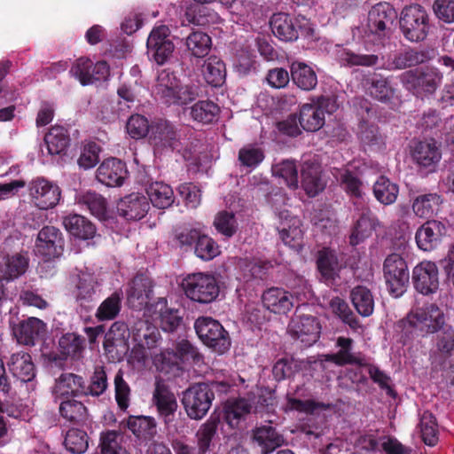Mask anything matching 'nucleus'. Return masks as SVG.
<instances>
[{
  "mask_svg": "<svg viewBox=\"0 0 454 454\" xmlns=\"http://www.w3.org/2000/svg\"><path fill=\"white\" fill-rule=\"evenodd\" d=\"M445 325L443 311L435 303H427L411 309L396 323L395 329L400 333L403 343H406L415 337L435 333Z\"/></svg>",
  "mask_w": 454,
  "mask_h": 454,
  "instance_id": "obj_1",
  "label": "nucleus"
},
{
  "mask_svg": "<svg viewBox=\"0 0 454 454\" xmlns=\"http://www.w3.org/2000/svg\"><path fill=\"white\" fill-rule=\"evenodd\" d=\"M153 91L168 106H184L200 96L198 85L182 84L174 73L166 69L159 73Z\"/></svg>",
  "mask_w": 454,
  "mask_h": 454,
  "instance_id": "obj_2",
  "label": "nucleus"
},
{
  "mask_svg": "<svg viewBox=\"0 0 454 454\" xmlns=\"http://www.w3.org/2000/svg\"><path fill=\"white\" fill-rule=\"evenodd\" d=\"M403 36L411 43L424 42L434 28L430 13L419 4H411L403 8L399 17Z\"/></svg>",
  "mask_w": 454,
  "mask_h": 454,
  "instance_id": "obj_3",
  "label": "nucleus"
},
{
  "mask_svg": "<svg viewBox=\"0 0 454 454\" xmlns=\"http://www.w3.org/2000/svg\"><path fill=\"white\" fill-rule=\"evenodd\" d=\"M215 399L213 383L199 382L183 392L182 403L187 416L194 420L203 419Z\"/></svg>",
  "mask_w": 454,
  "mask_h": 454,
  "instance_id": "obj_4",
  "label": "nucleus"
},
{
  "mask_svg": "<svg viewBox=\"0 0 454 454\" xmlns=\"http://www.w3.org/2000/svg\"><path fill=\"white\" fill-rule=\"evenodd\" d=\"M182 286L187 298L200 304L213 302L220 293L217 279L208 273L189 274L184 278Z\"/></svg>",
  "mask_w": 454,
  "mask_h": 454,
  "instance_id": "obj_5",
  "label": "nucleus"
},
{
  "mask_svg": "<svg viewBox=\"0 0 454 454\" xmlns=\"http://www.w3.org/2000/svg\"><path fill=\"white\" fill-rule=\"evenodd\" d=\"M195 332L207 347L218 354H223L231 348L229 333L222 324L211 317H200L194 323Z\"/></svg>",
  "mask_w": 454,
  "mask_h": 454,
  "instance_id": "obj_6",
  "label": "nucleus"
},
{
  "mask_svg": "<svg viewBox=\"0 0 454 454\" xmlns=\"http://www.w3.org/2000/svg\"><path fill=\"white\" fill-rule=\"evenodd\" d=\"M383 276L389 294L400 297L406 291L410 280L405 259L396 253L388 254L383 262Z\"/></svg>",
  "mask_w": 454,
  "mask_h": 454,
  "instance_id": "obj_7",
  "label": "nucleus"
},
{
  "mask_svg": "<svg viewBox=\"0 0 454 454\" xmlns=\"http://www.w3.org/2000/svg\"><path fill=\"white\" fill-rule=\"evenodd\" d=\"M315 264L319 281L328 286L340 279V272L346 268L342 254L331 247H323L316 252Z\"/></svg>",
  "mask_w": 454,
  "mask_h": 454,
  "instance_id": "obj_8",
  "label": "nucleus"
},
{
  "mask_svg": "<svg viewBox=\"0 0 454 454\" xmlns=\"http://www.w3.org/2000/svg\"><path fill=\"white\" fill-rule=\"evenodd\" d=\"M403 86L414 92L433 93L442 78V74L434 67H422L403 73L400 76Z\"/></svg>",
  "mask_w": 454,
  "mask_h": 454,
  "instance_id": "obj_9",
  "label": "nucleus"
},
{
  "mask_svg": "<svg viewBox=\"0 0 454 454\" xmlns=\"http://www.w3.org/2000/svg\"><path fill=\"white\" fill-rule=\"evenodd\" d=\"M288 333L301 347L312 346L320 337L321 326L317 318L311 315H296L288 325Z\"/></svg>",
  "mask_w": 454,
  "mask_h": 454,
  "instance_id": "obj_10",
  "label": "nucleus"
},
{
  "mask_svg": "<svg viewBox=\"0 0 454 454\" xmlns=\"http://www.w3.org/2000/svg\"><path fill=\"white\" fill-rule=\"evenodd\" d=\"M169 33L167 26L160 25L155 27L147 38V53L158 65L165 64L175 50V45L168 37Z\"/></svg>",
  "mask_w": 454,
  "mask_h": 454,
  "instance_id": "obj_11",
  "label": "nucleus"
},
{
  "mask_svg": "<svg viewBox=\"0 0 454 454\" xmlns=\"http://www.w3.org/2000/svg\"><path fill=\"white\" fill-rule=\"evenodd\" d=\"M131 333L128 325L122 321L114 322L105 333L103 348L107 356L113 361H120L127 352V340Z\"/></svg>",
  "mask_w": 454,
  "mask_h": 454,
  "instance_id": "obj_12",
  "label": "nucleus"
},
{
  "mask_svg": "<svg viewBox=\"0 0 454 454\" xmlns=\"http://www.w3.org/2000/svg\"><path fill=\"white\" fill-rule=\"evenodd\" d=\"M64 239L59 229L44 226L37 235L35 253L44 261L59 257L64 251Z\"/></svg>",
  "mask_w": 454,
  "mask_h": 454,
  "instance_id": "obj_13",
  "label": "nucleus"
},
{
  "mask_svg": "<svg viewBox=\"0 0 454 454\" xmlns=\"http://www.w3.org/2000/svg\"><path fill=\"white\" fill-rule=\"evenodd\" d=\"M28 190L35 206L43 210L56 207L61 197L60 188L43 177L33 179Z\"/></svg>",
  "mask_w": 454,
  "mask_h": 454,
  "instance_id": "obj_14",
  "label": "nucleus"
},
{
  "mask_svg": "<svg viewBox=\"0 0 454 454\" xmlns=\"http://www.w3.org/2000/svg\"><path fill=\"white\" fill-rule=\"evenodd\" d=\"M438 268L433 262L424 261L413 268L412 282L417 292L429 295L439 287Z\"/></svg>",
  "mask_w": 454,
  "mask_h": 454,
  "instance_id": "obj_15",
  "label": "nucleus"
},
{
  "mask_svg": "<svg viewBox=\"0 0 454 454\" xmlns=\"http://www.w3.org/2000/svg\"><path fill=\"white\" fill-rule=\"evenodd\" d=\"M354 340L349 337L339 336L336 339L335 347L339 348L336 353L324 355V360L333 363L337 366L348 364L365 367L368 365L366 357L362 353L352 352Z\"/></svg>",
  "mask_w": 454,
  "mask_h": 454,
  "instance_id": "obj_16",
  "label": "nucleus"
},
{
  "mask_svg": "<svg viewBox=\"0 0 454 454\" xmlns=\"http://www.w3.org/2000/svg\"><path fill=\"white\" fill-rule=\"evenodd\" d=\"M447 234L446 225L436 220H429L416 231L415 240L420 250L430 252L436 249Z\"/></svg>",
  "mask_w": 454,
  "mask_h": 454,
  "instance_id": "obj_17",
  "label": "nucleus"
},
{
  "mask_svg": "<svg viewBox=\"0 0 454 454\" xmlns=\"http://www.w3.org/2000/svg\"><path fill=\"white\" fill-rule=\"evenodd\" d=\"M153 403L164 425L168 427L172 424L178 407L174 393L166 385L157 382L153 394Z\"/></svg>",
  "mask_w": 454,
  "mask_h": 454,
  "instance_id": "obj_18",
  "label": "nucleus"
},
{
  "mask_svg": "<svg viewBox=\"0 0 454 454\" xmlns=\"http://www.w3.org/2000/svg\"><path fill=\"white\" fill-rule=\"evenodd\" d=\"M263 308L278 315H286L294 307V296L282 287H270L262 294Z\"/></svg>",
  "mask_w": 454,
  "mask_h": 454,
  "instance_id": "obj_19",
  "label": "nucleus"
},
{
  "mask_svg": "<svg viewBox=\"0 0 454 454\" xmlns=\"http://www.w3.org/2000/svg\"><path fill=\"white\" fill-rule=\"evenodd\" d=\"M12 329L19 343L32 347L44 336L47 325L43 320L32 317L20 321Z\"/></svg>",
  "mask_w": 454,
  "mask_h": 454,
  "instance_id": "obj_20",
  "label": "nucleus"
},
{
  "mask_svg": "<svg viewBox=\"0 0 454 454\" xmlns=\"http://www.w3.org/2000/svg\"><path fill=\"white\" fill-rule=\"evenodd\" d=\"M129 174L126 163L117 158H108L99 165L96 177L110 187L121 186Z\"/></svg>",
  "mask_w": 454,
  "mask_h": 454,
  "instance_id": "obj_21",
  "label": "nucleus"
},
{
  "mask_svg": "<svg viewBox=\"0 0 454 454\" xmlns=\"http://www.w3.org/2000/svg\"><path fill=\"white\" fill-rule=\"evenodd\" d=\"M54 394L59 399L86 396L85 380L74 373L63 372L56 380Z\"/></svg>",
  "mask_w": 454,
  "mask_h": 454,
  "instance_id": "obj_22",
  "label": "nucleus"
},
{
  "mask_svg": "<svg viewBox=\"0 0 454 454\" xmlns=\"http://www.w3.org/2000/svg\"><path fill=\"white\" fill-rule=\"evenodd\" d=\"M414 162L428 172L434 170L442 158V153L434 139L419 141L411 151Z\"/></svg>",
  "mask_w": 454,
  "mask_h": 454,
  "instance_id": "obj_23",
  "label": "nucleus"
},
{
  "mask_svg": "<svg viewBox=\"0 0 454 454\" xmlns=\"http://www.w3.org/2000/svg\"><path fill=\"white\" fill-rule=\"evenodd\" d=\"M150 204L147 197L140 193H130L122 198L117 204L119 215L127 220L137 221L148 212Z\"/></svg>",
  "mask_w": 454,
  "mask_h": 454,
  "instance_id": "obj_24",
  "label": "nucleus"
},
{
  "mask_svg": "<svg viewBox=\"0 0 454 454\" xmlns=\"http://www.w3.org/2000/svg\"><path fill=\"white\" fill-rule=\"evenodd\" d=\"M380 225L378 217L368 207H363L358 219L354 223L349 235V244L356 247L369 238Z\"/></svg>",
  "mask_w": 454,
  "mask_h": 454,
  "instance_id": "obj_25",
  "label": "nucleus"
},
{
  "mask_svg": "<svg viewBox=\"0 0 454 454\" xmlns=\"http://www.w3.org/2000/svg\"><path fill=\"white\" fill-rule=\"evenodd\" d=\"M435 51L434 49H408L403 52L395 55L393 60L389 62L386 69L401 70L415 67L434 59Z\"/></svg>",
  "mask_w": 454,
  "mask_h": 454,
  "instance_id": "obj_26",
  "label": "nucleus"
},
{
  "mask_svg": "<svg viewBox=\"0 0 454 454\" xmlns=\"http://www.w3.org/2000/svg\"><path fill=\"white\" fill-rule=\"evenodd\" d=\"M301 175L302 188L309 197L317 196L325 189V183L322 179V168L318 162L304 161Z\"/></svg>",
  "mask_w": 454,
  "mask_h": 454,
  "instance_id": "obj_27",
  "label": "nucleus"
},
{
  "mask_svg": "<svg viewBox=\"0 0 454 454\" xmlns=\"http://www.w3.org/2000/svg\"><path fill=\"white\" fill-rule=\"evenodd\" d=\"M253 441L262 454H270L285 443L284 435L271 426H261L253 430Z\"/></svg>",
  "mask_w": 454,
  "mask_h": 454,
  "instance_id": "obj_28",
  "label": "nucleus"
},
{
  "mask_svg": "<svg viewBox=\"0 0 454 454\" xmlns=\"http://www.w3.org/2000/svg\"><path fill=\"white\" fill-rule=\"evenodd\" d=\"M131 335L136 346L140 348H153L160 339L158 328L147 320L137 321L131 328Z\"/></svg>",
  "mask_w": 454,
  "mask_h": 454,
  "instance_id": "obj_29",
  "label": "nucleus"
},
{
  "mask_svg": "<svg viewBox=\"0 0 454 454\" xmlns=\"http://www.w3.org/2000/svg\"><path fill=\"white\" fill-rule=\"evenodd\" d=\"M152 143L156 147L176 149L179 139L173 124L168 121L160 120L152 126Z\"/></svg>",
  "mask_w": 454,
  "mask_h": 454,
  "instance_id": "obj_30",
  "label": "nucleus"
},
{
  "mask_svg": "<svg viewBox=\"0 0 454 454\" xmlns=\"http://www.w3.org/2000/svg\"><path fill=\"white\" fill-rule=\"evenodd\" d=\"M8 366L12 376L21 382H29L35 377V366L27 352L20 351L12 354Z\"/></svg>",
  "mask_w": 454,
  "mask_h": 454,
  "instance_id": "obj_31",
  "label": "nucleus"
},
{
  "mask_svg": "<svg viewBox=\"0 0 454 454\" xmlns=\"http://www.w3.org/2000/svg\"><path fill=\"white\" fill-rule=\"evenodd\" d=\"M366 92L374 99L382 103L389 102L395 94L394 88L387 77L372 73L364 79Z\"/></svg>",
  "mask_w": 454,
  "mask_h": 454,
  "instance_id": "obj_32",
  "label": "nucleus"
},
{
  "mask_svg": "<svg viewBox=\"0 0 454 454\" xmlns=\"http://www.w3.org/2000/svg\"><path fill=\"white\" fill-rule=\"evenodd\" d=\"M291 80L294 85L304 91H310L317 85L315 70L305 62L295 60L290 65Z\"/></svg>",
  "mask_w": 454,
  "mask_h": 454,
  "instance_id": "obj_33",
  "label": "nucleus"
},
{
  "mask_svg": "<svg viewBox=\"0 0 454 454\" xmlns=\"http://www.w3.org/2000/svg\"><path fill=\"white\" fill-rule=\"evenodd\" d=\"M127 427L140 441H152L157 434V423L151 416L130 415L127 419Z\"/></svg>",
  "mask_w": 454,
  "mask_h": 454,
  "instance_id": "obj_34",
  "label": "nucleus"
},
{
  "mask_svg": "<svg viewBox=\"0 0 454 454\" xmlns=\"http://www.w3.org/2000/svg\"><path fill=\"white\" fill-rule=\"evenodd\" d=\"M220 422V416L212 414L200 426L195 434L198 454H207L210 450V448L213 445V440L217 435Z\"/></svg>",
  "mask_w": 454,
  "mask_h": 454,
  "instance_id": "obj_35",
  "label": "nucleus"
},
{
  "mask_svg": "<svg viewBox=\"0 0 454 454\" xmlns=\"http://www.w3.org/2000/svg\"><path fill=\"white\" fill-rule=\"evenodd\" d=\"M270 28L275 36L285 42L295 41L299 35L293 18L285 12L272 15L270 21Z\"/></svg>",
  "mask_w": 454,
  "mask_h": 454,
  "instance_id": "obj_36",
  "label": "nucleus"
},
{
  "mask_svg": "<svg viewBox=\"0 0 454 454\" xmlns=\"http://www.w3.org/2000/svg\"><path fill=\"white\" fill-rule=\"evenodd\" d=\"M153 294V284L151 279L144 274L136 275L127 291L129 302H137L138 306L148 303Z\"/></svg>",
  "mask_w": 454,
  "mask_h": 454,
  "instance_id": "obj_37",
  "label": "nucleus"
},
{
  "mask_svg": "<svg viewBox=\"0 0 454 454\" xmlns=\"http://www.w3.org/2000/svg\"><path fill=\"white\" fill-rule=\"evenodd\" d=\"M65 229L74 237L87 240L94 238L95 225L86 217L80 215H69L63 219Z\"/></svg>",
  "mask_w": 454,
  "mask_h": 454,
  "instance_id": "obj_38",
  "label": "nucleus"
},
{
  "mask_svg": "<svg viewBox=\"0 0 454 454\" xmlns=\"http://www.w3.org/2000/svg\"><path fill=\"white\" fill-rule=\"evenodd\" d=\"M299 123L308 132H315L325 124V110L316 104H304L299 114Z\"/></svg>",
  "mask_w": 454,
  "mask_h": 454,
  "instance_id": "obj_39",
  "label": "nucleus"
},
{
  "mask_svg": "<svg viewBox=\"0 0 454 454\" xmlns=\"http://www.w3.org/2000/svg\"><path fill=\"white\" fill-rule=\"evenodd\" d=\"M251 404L245 398L228 400L223 406V419L231 428L239 426L251 411Z\"/></svg>",
  "mask_w": 454,
  "mask_h": 454,
  "instance_id": "obj_40",
  "label": "nucleus"
},
{
  "mask_svg": "<svg viewBox=\"0 0 454 454\" xmlns=\"http://www.w3.org/2000/svg\"><path fill=\"white\" fill-rule=\"evenodd\" d=\"M59 411L60 416L73 425L81 426L88 419V410L80 401L75 399H61Z\"/></svg>",
  "mask_w": 454,
  "mask_h": 454,
  "instance_id": "obj_41",
  "label": "nucleus"
},
{
  "mask_svg": "<svg viewBox=\"0 0 454 454\" xmlns=\"http://www.w3.org/2000/svg\"><path fill=\"white\" fill-rule=\"evenodd\" d=\"M44 142L51 155H60L65 153L69 146V132L63 126H53L44 136Z\"/></svg>",
  "mask_w": 454,
  "mask_h": 454,
  "instance_id": "obj_42",
  "label": "nucleus"
},
{
  "mask_svg": "<svg viewBox=\"0 0 454 454\" xmlns=\"http://www.w3.org/2000/svg\"><path fill=\"white\" fill-rule=\"evenodd\" d=\"M220 107L212 100H199L190 107L191 118L200 124H212L218 120Z\"/></svg>",
  "mask_w": 454,
  "mask_h": 454,
  "instance_id": "obj_43",
  "label": "nucleus"
},
{
  "mask_svg": "<svg viewBox=\"0 0 454 454\" xmlns=\"http://www.w3.org/2000/svg\"><path fill=\"white\" fill-rule=\"evenodd\" d=\"M148 200L158 208H168L175 201V195L170 185L163 182H153L146 188Z\"/></svg>",
  "mask_w": 454,
  "mask_h": 454,
  "instance_id": "obj_44",
  "label": "nucleus"
},
{
  "mask_svg": "<svg viewBox=\"0 0 454 454\" xmlns=\"http://www.w3.org/2000/svg\"><path fill=\"white\" fill-rule=\"evenodd\" d=\"M202 74L209 85L220 87L226 79L225 64L219 57L212 55L204 61Z\"/></svg>",
  "mask_w": 454,
  "mask_h": 454,
  "instance_id": "obj_45",
  "label": "nucleus"
},
{
  "mask_svg": "<svg viewBox=\"0 0 454 454\" xmlns=\"http://www.w3.org/2000/svg\"><path fill=\"white\" fill-rule=\"evenodd\" d=\"M372 192L375 199L383 205H391L395 202L399 187L387 176H380L374 183Z\"/></svg>",
  "mask_w": 454,
  "mask_h": 454,
  "instance_id": "obj_46",
  "label": "nucleus"
},
{
  "mask_svg": "<svg viewBox=\"0 0 454 454\" xmlns=\"http://www.w3.org/2000/svg\"><path fill=\"white\" fill-rule=\"evenodd\" d=\"M442 202L437 193H427L418 196L412 203V210L419 217L428 218L439 211Z\"/></svg>",
  "mask_w": 454,
  "mask_h": 454,
  "instance_id": "obj_47",
  "label": "nucleus"
},
{
  "mask_svg": "<svg viewBox=\"0 0 454 454\" xmlns=\"http://www.w3.org/2000/svg\"><path fill=\"white\" fill-rule=\"evenodd\" d=\"M97 284L95 278L90 274H83L79 278L75 298L79 305L86 310L91 309L90 303L94 301Z\"/></svg>",
  "mask_w": 454,
  "mask_h": 454,
  "instance_id": "obj_48",
  "label": "nucleus"
},
{
  "mask_svg": "<svg viewBox=\"0 0 454 454\" xmlns=\"http://www.w3.org/2000/svg\"><path fill=\"white\" fill-rule=\"evenodd\" d=\"M353 306L362 317H369L374 309V299L372 292L365 286H357L350 294Z\"/></svg>",
  "mask_w": 454,
  "mask_h": 454,
  "instance_id": "obj_49",
  "label": "nucleus"
},
{
  "mask_svg": "<svg viewBox=\"0 0 454 454\" xmlns=\"http://www.w3.org/2000/svg\"><path fill=\"white\" fill-rule=\"evenodd\" d=\"M85 340L74 333L63 334L59 340V351L66 358L77 359L84 349Z\"/></svg>",
  "mask_w": 454,
  "mask_h": 454,
  "instance_id": "obj_50",
  "label": "nucleus"
},
{
  "mask_svg": "<svg viewBox=\"0 0 454 454\" xmlns=\"http://www.w3.org/2000/svg\"><path fill=\"white\" fill-rule=\"evenodd\" d=\"M435 336V352L443 360L454 356V328L446 325L441 328Z\"/></svg>",
  "mask_w": 454,
  "mask_h": 454,
  "instance_id": "obj_51",
  "label": "nucleus"
},
{
  "mask_svg": "<svg viewBox=\"0 0 454 454\" xmlns=\"http://www.w3.org/2000/svg\"><path fill=\"white\" fill-rule=\"evenodd\" d=\"M186 47L195 58L206 57L211 50V37L202 31H193L186 38Z\"/></svg>",
  "mask_w": 454,
  "mask_h": 454,
  "instance_id": "obj_52",
  "label": "nucleus"
},
{
  "mask_svg": "<svg viewBox=\"0 0 454 454\" xmlns=\"http://www.w3.org/2000/svg\"><path fill=\"white\" fill-rule=\"evenodd\" d=\"M339 61L341 65L352 67H374L379 62V56L376 54H360L348 49H342L338 53Z\"/></svg>",
  "mask_w": 454,
  "mask_h": 454,
  "instance_id": "obj_53",
  "label": "nucleus"
},
{
  "mask_svg": "<svg viewBox=\"0 0 454 454\" xmlns=\"http://www.w3.org/2000/svg\"><path fill=\"white\" fill-rule=\"evenodd\" d=\"M29 259L26 254L16 253L7 255L3 269V276L12 280L23 275L28 268Z\"/></svg>",
  "mask_w": 454,
  "mask_h": 454,
  "instance_id": "obj_54",
  "label": "nucleus"
},
{
  "mask_svg": "<svg viewBox=\"0 0 454 454\" xmlns=\"http://www.w3.org/2000/svg\"><path fill=\"white\" fill-rule=\"evenodd\" d=\"M122 295L121 292L115 291L109 297L105 299L96 312L98 321L113 320L120 313L121 309Z\"/></svg>",
  "mask_w": 454,
  "mask_h": 454,
  "instance_id": "obj_55",
  "label": "nucleus"
},
{
  "mask_svg": "<svg viewBox=\"0 0 454 454\" xmlns=\"http://www.w3.org/2000/svg\"><path fill=\"white\" fill-rule=\"evenodd\" d=\"M338 181L340 188L350 199L363 198V182L354 172L349 169L343 170L340 173Z\"/></svg>",
  "mask_w": 454,
  "mask_h": 454,
  "instance_id": "obj_56",
  "label": "nucleus"
},
{
  "mask_svg": "<svg viewBox=\"0 0 454 454\" xmlns=\"http://www.w3.org/2000/svg\"><path fill=\"white\" fill-rule=\"evenodd\" d=\"M422 441L428 446H435L438 442L436 418L429 411L423 412L419 422Z\"/></svg>",
  "mask_w": 454,
  "mask_h": 454,
  "instance_id": "obj_57",
  "label": "nucleus"
},
{
  "mask_svg": "<svg viewBox=\"0 0 454 454\" xmlns=\"http://www.w3.org/2000/svg\"><path fill=\"white\" fill-rule=\"evenodd\" d=\"M64 445L72 454L84 453L89 446L88 434L84 430L71 428L66 434Z\"/></svg>",
  "mask_w": 454,
  "mask_h": 454,
  "instance_id": "obj_58",
  "label": "nucleus"
},
{
  "mask_svg": "<svg viewBox=\"0 0 454 454\" xmlns=\"http://www.w3.org/2000/svg\"><path fill=\"white\" fill-rule=\"evenodd\" d=\"M78 203L85 206L93 215L98 218H102L106 215V200L102 195L96 192L89 191L80 194Z\"/></svg>",
  "mask_w": 454,
  "mask_h": 454,
  "instance_id": "obj_59",
  "label": "nucleus"
},
{
  "mask_svg": "<svg viewBox=\"0 0 454 454\" xmlns=\"http://www.w3.org/2000/svg\"><path fill=\"white\" fill-rule=\"evenodd\" d=\"M215 230L225 238H231L239 230V223L235 214L226 210L216 214L214 220Z\"/></svg>",
  "mask_w": 454,
  "mask_h": 454,
  "instance_id": "obj_60",
  "label": "nucleus"
},
{
  "mask_svg": "<svg viewBox=\"0 0 454 454\" xmlns=\"http://www.w3.org/2000/svg\"><path fill=\"white\" fill-rule=\"evenodd\" d=\"M264 152L261 147L254 145H247L239 149L238 160L240 166L250 170L257 168L264 160Z\"/></svg>",
  "mask_w": 454,
  "mask_h": 454,
  "instance_id": "obj_61",
  "label": "nucleus"
},
{
  "mask_svg": "<svg viewBox=\"0 0 454 454\" xmlns=\"http://www.w3.org/2000/svg\"><path fill=\"white\" fill-rule=\"evenodd\" d=\"M272 172L276 176L284 180V183L291 189L298 187V169L294 160H283L272 167Z\"/></svg>",
  "mask_w": 454,
  "mask_h": 454,
  "instance_id": "obj_62",
  "label": "nucleus"
},
{
  "mask_svg": "<svg viewBox=\"0 0 454 454\" xmlns=\"http://www.w3.org/2000/svg\"><path fill=\"white\" fill-rule=\"evenodd\" d=\"M329 406L322 402H316L312 399L301 400L286 395V404L285 411H295L306 414H313L317 410H326Z\"/></svg>",
  "mask_w": 454,
  "mask_h": 454,
  "instance_id": "obj_63",
  "label": "nucleus"
},
{
  "mask_svg": "<svg viewBox=\"0 0 454 454\" xmlns=\"http://www.w3.org/2000/svg\"><path fill=\"white\" fill-rule=\"evenodd\" d=\"M194 253L201 260L210 261L220 254V249L212 238L200 234L194 246Z\"/></svg>",
  "mask_w": 454,
  "mask_h": 454,
  "instance_id": "obj_64",
  "label": "nucleus"
}]
</instances>
